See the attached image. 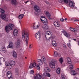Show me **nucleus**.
Segmentation results:
<instances>
[{
    "mask_svg": "<svg viewBox=\"0 0 79 79\" xmlns=\"http://www.w3.org/2000/svg\"><path fill=\"white\" fill-rule=\"evenodd\" d=\"M22 37L23 40L25 41L26 45H27L29 40V34L25 30H24L22 32Z\"/></svg>",
    "mask_w": 79,
    "mask_h": 79,
    "instance_id": "1",
    "label": "nucleus"
},
{
    "mask_svg": "<svg viewBox=\"0 0 79 79\" xmlns=\"http://www.w3.org/2000/svg\"><path fill=\"white\" fill-rule=\"evenodd\" d=\"M4 60V59L3 58H0V62H1V61H2Z\"/></svg>",
    "mask_w": 79,
    "mask_h": 79,
    "instance_id": "45",
    "label": "nucleus"
},
{
    "mask_svg": "<svg viewBox=\"0 0 79 79\" xmlns=\"http://www.w3.org/2000/svg\"><path fill=\"white\" fill-rule=\"evenodd\" d=\"M60 20L61 21L63 22L64 21V19H63V18H61L60 19Z\"/></svg>",
    "mask_w": 79,
    "mask_h": 79,
    "instance_id": "48",
    "label": "nucleus"
},
{
    "mask_svg": "<svg viewBox=\"0 0 79 79\" xmlns=\"http://www.w3.org/2000/svg\"><path fill=\"white\" fill-rule=\"evenodd\" d=\"M69 68L70 69H73V65L71 64L69 65Z\"/></svg>",
    "mask_w": 79,
    "mask_h": 79,
    "instance_id": "37",
    "label": "nucleus"
},
{
    "mask_svg": "<svg viewBox=\"0 0 79 79\" xmlns=\"http://www.w3.org/2000/svg\"><path fill=\"white\" fill-rule=\"evenodd\" d=\"M35 37L37 40H40L41 37V35H40V31L38 32L35 35Z\"/></svg>",
    "mask_w": 79,
    "mask_h": 79,
    "instance_id": "5",
    "label": "nucleus"
},
{
    "mask_svg": "<svg viewBox=\"0 0 79 79\" xmlns=\"http://www.w3.org/2000/svg\"><path fill=\"white\" fill-rule=\"evenodd\" d=\"M15 72L16 74H18L19 69H18L17 68H16L15 69Z\"/></svg>",
    "mask_w": 79,
    "mask_h": 79,
    "instance_id": "35",
    "label": "nucleus"
},
{
    "mask_svg": "<svg viewBox=\"0 0 79 79\" xmlns=\"http://www.w3.org/2000/svg\"><path fill=\"white\" fill-rule=\"evenodd\" d=\"M52 45L53 46H56V41H53L52 43Z\"/></svg>",
    "mask_w": 79,
    "mask_h": 79,
    "instance_id": "36",
    "label": "nucleus"
},
{
    "mask_svg": "<svg viewBox=\"0 0 79 79\" xmlns=\"http://www.w3.org/2000/svg\"><path fill=\"white\" fill-rule=\"evenodd\" d=\"M73 39L74 40H75V41H76V39Z\"/></svg>",
    "mask_w": 79,
    "mask_h": 79,
    "instance_id": "55",
    "label": "nucleus"
},
{
    "mask_svg": "<svg viewBox=\"0 0 79 79\" xmlns=\"http://www.w3.org/2000/svg\"><path fill=\"white\" fill-rule=\"evenodd\" d=\"M14 46V44H13V43L12 42H10V43L8 47H7V48H13Z\"/></svg>",
    "mask_w": 79,
    "mask_h": 79,
    "instance_id": "14",
    "label": "nucleus"
},
{
    "mask_svg": "<svg viewBox=\"0 0 79 79\" xmlns=\"http://www.w3.org/2000/svg\"><path fill=\"white\" fill-rule=\"evenodd\" d=\"M21 38H18L16 43L17 48H19V47H20V44H21Z\"/></svg>",
    "mask_w": 79,
    "mask_h": 79,
    "instance_id": "8",
    "label": "nucleus"
},
{
    "mask_svg": "<svg viewBox=\"0 0 79 79\" xmlns=\"http://www.w3.org/2000/svg\"><path fill=\"white\" fill-rule=\"evenodd\" d=\"M32 65L33 66V67H35L36 66H37L36 65H37V64L36 63V62H34V63H33L32 64Z\"/></svg>",
    "mask_w": 79,
    "mask_h": 79,
    "instance_id": "38",
    "label": "nucleus"
},
{
    "mask_svg": "<svg viewBox=\"0 0 79 79\" xmlns=\"http://www.w3.org/2000/svg\"><path fill=\"white\" fill-rule=\"evenodd\" d=\"M7 65L8 66H11V64L10 62H7Z\"/></svg>",
    "mask_w": 79,
    "mask_h": 79,
    "instance_id": "44",
    "label": "nucleus"
},
{
    "mask_svg": "<svg viewBox=\"0 0 79 79\" xmlns=\"http://www.w3.org/2000/svg\"><path fill=\"white\" fill-rule=\"evenodd\" d=\"M17 1L16 0H11V3L13 4V5H16L17 3Z\"/></svg>",
    "mask_w": 79,
    "mask_h": 79,
    "instance_id": "23",
    "label": "nucleus"
},
{
    "mask_svg": "<svg viewBox=\"0 0 79 79\" xmlns=\"http://www.w3.org/2000/svg\"><path fill=\"white\" fill-rule=\"evenodd\" d=\"M64 47H65V48H66V45H64Z\"/></svg>",
    "mask_w": 79,
    "mask_h": 79,
    "instance_id": "53",
    "label": "nucleus"
},
{
    "mask_svg": "<svg viewBox=\"0 0 79 79\" xmlns=\"http://www.w3.org/2000/svg\"><path fill=\"white\" fill-rule=\"evenodd\" d=\"M18 34V30L16 29L14 31V35H15V36H17Z\"/></svg>",
    "mask_w": 79,
    "mask_h": 79,
    "instance_id": "26",
    "label": "nucleus"
},
{
    "mask_svg": "<svg viewBox=\"0 0 79 79\" xmlns=\"http://www.w3.org/2000/svg\"><path fill=\"white\" fill-rule=\"evenodd\" d=\"M39 27V25H38V23L34 24L33 27L34 29H37Z\"/></svg>",
    "mask_w": 79,
    "mask_h": 79,
    "instance_id": "16",
    "label": "nucleus"
},
{
    "mask_svg": "<svg viewBox=\"0 0 79 79\" xmlns=\"http://www.w3.org/2000/svg\"><path fill=\"white\" fill-rule=\"evenodd\" d=\"M46 76L50 77H51V75H50V74L49 73H47V75Z\"/></svg>",
    "mask_w": 79,
    "mask_h": 79,
    "instance_id": "42",
    "label": "nucleus"
},
{
    "mask_svg": "<svg viewBox=\"0 0 79 79\" xmlns=\"http://www.w3.org/2000/svg\"><path fill=\"white\" fill-rule=\"evenodd\" d=\"M71 40H69L67 43V45L69 48H71Z\"/></svg>",
    "mask_w": 79,
    "mask_h": 79,
    "instance_id": "25",
    "label": "nucleus"
},
{
    "mask_svg": "<svg viewBox=\"0 0 79 79\" xmlns=\"http://www.w3.org/2000/svg\"><path fill=\"white\" fill-rule=\"evenodd\" d=\"M67 61L68 63V64H71V60L69 57H67Z\"/></svg>",
    "mask_w": 79,
    "mask_h": 79,
    "instance_id": "19",
    "label": "nucleus"
},
{
    "mask_svg": "<svg viewBox=\"0 0 79 79\" xmlns=\"http://www.w3.org/2000/svg\"><path fill=\"white\" fill-rule=\"evenodd\" d=\"M56 60H53L52 61L50 64V67L51 68H55V64H56Z\"/></svg>",
    "mask_w": 79,
    "mask_h": 79,
    "instance_id": "7",
    "label": "nucleus"
},
{
    "mask_svg": "<svg viewBox=\"0 0 79 79\" xmlns=\"http://www.w3.org/2000/svg\"><path fill=\"white\" fill-rule=\"evenodd\" d=\"M40 19L41 21H42L44 24H48V21H47V19L45 18V16H41L40 18Z\"/></svg>",
    "mask_w": 79,
    "mask_h": 79,
    "instance_id": "4",
    "label": "nucleus"
},
{
    "mask_svg": "<svg viewBox=\"0 0 79 79\" xmlns=\"http://www.w3.org/2000/svg\"><path fill=\"white\" fill-rule=\"evenodd\" d=\"M0 65H1V63L0 62Z\"/></svg>",
    "mask_w": 79,
    "mask_h": 79,
    "instance_id": "58",
    "label": "nucleus"
},
{
    "mask_svg": "<svg viewBox=\"0 0 79 79\" xmlns=\"http://www.w3.org/2000/svg\"><path fill=\"white\" fill-rule=\"evenodd\" d=\"M69 6L71 7H74V3L73 2H70L69 4Z\"/></svg>",
    "mask_w": 79,
    "mask_h": 79,
    "instance_id": "30",
    "label": "nucleus"
},
{
    "mask_svg": "<svg viewBox=\"0 0 79 79\" xmlns=\"http://www.w3.org/2000/svg\"><path fill=\"white\" fill-rule=\"evenodd\" d=\"M10 28L8 27V26H6L5 27V30L7 32H9L10 31Z\"/></svg>",
    "mask_w": 79,
    "mask_h": 79,
    "instance_id": "29",
    "label": "nucleus"
},
{
    "mask_svg": "<svg viewBox=\"0 0 79 79\" xmlns=\"http://www.w3.org/2000/svg\"><path fill=\"white\" fill-rule=\"evenodd\" d=\"M23 17H24V14H20L19 16V19H22V18H23Z\"/></svg>",
    "mask_w": 79,
    "mask_h": 79,
    "instance_id": "31",
    "label": "nucleus"
},
{
    "mask_svg": "<svg viewBox=\"0 0 79 79\" xmlns=\"http://www.w3.org/2000/svg\"><path fill=\"white\" fill-rule=\"evenodd\" d=\"M44 13L46 15L47 17V18L49 19H52L50 18L51 17V15H50V14L48 13L47 11H45L44 12Z\"/></svg>",
    "mask_w": 79,
    "mask_h": 79,
    "instance_id": "13",
    "label": "nucleus"
},
{
    "mask_svg": "<svg viewBox=\"0 0 79 79\" xmlns=\"http://www.w3.org/2000/svg\"><path fill=\"white\" fill-rule=\"evenodd\" d=\"M52 33L50 31H47L46 35V38L48 40H49L52 37Z\"/></svg>",
    "mask_w": 79,
    "mask_h": 79,
    "instance_id": "3",
    "label": "nucleus"
},
{
    "mask_svg": "<svg viewBox=\"0 0 79 79\" xmlns=\"http://www.w3.org/2000/svg\"><path fill=\"white\" fill-rule=\"evenodd\" d=\"M63 2L65 3H66L67 4L68 3V0H63Z\"/></svg>",
    "mask_w": 79,
    "mask_h": 79,
    "instance_id": "41",
    "label": "nucleus"
},
{
    "mask_svg": "<svg viewBox=\"0 0 79 79\" xmlns=\"http://www.w3.org/2000/svg\"><path fill=\"white\" fill-rule=\"evenodd\" d=\"M27 2H29V1H27L26 2H25V3H27Z\"/></svg>",
    "mask_w": 79,
    "mask_h": 79,
    "instance_id": "52",
    "label": "nucleus"
},
{
    "mask_svg": "<svg viewBox=\"0 0 79 79\" xmlns=\"http://www.w3.org/2000/svg\"><path fill=\"white\" fill-rule=\"evenodd\" d=\"M58 56V53L56 51L54 52V57H57Z\"/></svg>",
    "mask_w": 79,
    "mask_h": 79,
    "instance_id": "34",
    "label": "nucleus"
},
{
    "mask_svg": "<svg viewBox=\"0 0 79 79\" xmlns=\"http://www.w3.org/2000/svg\"><path fill=\"white\" fill-rule=\"evenodd\" d=\"M47 24H44L42 26V28L44 29H47L48 28V27L47 25Z\"/></svg>",
    "mask_w": 79,
    "mask_h": 79,
    "instance_id": "21",
    "label": "nucleus"
},
{
    "mask_svg": "<svg viewBox=\"0 0 79 79\" xmlns=\"http://www.w3.org/2000/svg\"><path fill=\"white\" fill-rule=\"evenodd\" d=\"M76 79H78V78H77Z\"/></svg>",
    "mask_w": 79,
    "mask_h": 79,
    "instance_id": "60",
    "label": "nucleus"
},
{
    "mask_svg": "<svg viewBox=\"0 0 79 79\" xmlns=\"http://www.w3.org/2000/svg\"><path fill=\"white\" fill-rule=\"evenodd\" d=\"M70 30L74 32H77V30L74 28L71 27L70 28Z\"/></svg>",
    "mask_w": 79,
    "mask_h": 79,
    "instance_id": "24",
    "label": "nucleus"
},
{
    "mask_svg": "<svg viewBox=\"0 0 79 79\" xmlns=\"http://www.w3.org/2000/svg\"><path fill=\"white\" fill-rule=\"evenodd\" d=\"M63 2V0H59V3H62Z\"/></svg>",
    "mask_w": 79,
    "mask_h": 79,
    "instance_id": "46",
    "label": "nucleus"
},
{
    "mask_svg": "<svg viewBox=\"0 0 79 79\" xmlns=\"http://www.w3.org/2000/svg\"><path fill=\"white\" fill-rule=\"evenodd\" d=\"M7 26H8L10 30H12V29H13V27H14V25L10 23L8 24Z\"/></svg>",
    "mask_w": 79,
    "mask_h": 79,
    "instance_id": "15",
    "label": "nucleus"
},
{
    "mask_svg": "<svg viewBox=\"0 0 79 79\" xmlns=\"http://www.w3.org/2000/svg\"><path fill=\"white\" fill-rule=\"evenodd\" d=\"M60 72L61 70H60V68H58L56 70V73L57 74H60Z\"/></svg>",
    "mask_w": 79,
    "mask_h": 79,
    "instance_id": "28",
    "label": "nucleus"
},
{
    "mask_svg": "<svg viewBox=\"0 0 79 79\" xmlns=\"http://www.w3.org/2000/svg\"><path fill=\"white\" fill-rule=\"evenodd\" d=\"M64 35H65L66 37H68L69 38V39L72 37V35L69 34V33L67 32L66 31L64 32Z\"/></svg>",
    "mask_w": 79,
    "mask_h": 79,
    "instance_id": "12",
    "label": "nucleus"
},
{
    "mask_svg": "<svg viewBox=\"0 0 79 79\" xmlns=\"http://www.w3.org/2000/svg\"><path fill=\"white\" fill-rule=\"evenodd\" d=\"M10 63L11 66L12 65H15V62L11 60L10 61Z\"/></svg>",
    "mask_w": 79,
    "mask_h": 79,
    "instance_id": "33",
    "label": "nucleus"
},
{
    "mask_svg": "<svg viewBox=\"0 0 79 79\" xmlns=\"http://www.w3.org/2000/svg\"><path fill=\"white\" fill-rule=\"evenodd\" d=\"M54 24L56 27V28L57 29L58 27H60V23H59L57 21H55L54 22Z\"/></svg>",
    "mask_w": 79,
    "mask_h": 79,
    "instance_id": "11",
    "label": "nucleus"
},
{
    "mask_svg": "<svg viewBox=\"0 0 79 79\" xmlns=\"http://www.w3.org/2000/svg\"><path fill=\"white\" fill-rule=\"evenodd\" d=\"M0 12H1V13H5V10H3L2 8H0Z\"/></svg>",
    "mask_w": 79,
    "mask_h": 79,
    "instance_id": "39",
    "label": "nucleus"
},
{
    "mask_svg": "<svg viewBox=\"0 0 79 79\" xmlns=\"http://www.w3.org/2000/svg\"><path fill=\"white\" fill-rule=\"evenodd\" d=\"M67 20V18H65V21H66Z\"/></svg>",
    "mask_w": 79,
    "mask_h": 79,
    "instance_id": "54",
    "label": "nucleus"
},
{
    "mask_svg": "<svg viewBox=\"0 0 79 79\" xmlns=\"http://www.w3.org/2000/svg\"><path fill=\"white\" fill-rule=\"evenodd\" d=\"M7 1H10V0H6Z\"/></svg>",
    "mask_w": 79,
    "mask_h": 79,
    "instance_id": "57",
    "label": "nucleus"
},
{
    "mask_svg": "<svg viewBox=\"0 0 79 79\" xmlns=\"http://www.w3.org/2000/svg\"><path fill=\"white\" fill-rule=\"evenodd\" d=\"M70 73H71L72 75H73V76H76L77 73L76 72V71L74 70H72L70 72Z\"/></svg>",
    "mask_w": 79,
    "mask_h": 79,
    "instance_id": "18",
    "label": "nucleus"
},
{
    "mask_svg": "<svg viewBox=\"0 0 79 79\" xmlns=\"http://www.w3.org/2000/svg\"><path fill=\"white\" fill-rule=\"evenodd\" d=\"M2 50L4 53H7V51H6V48L5 47H2Z\"/></svg>",
    "mask_w": 79,
    "mask_h": 79,
    "instance_id": "27",
    "label": "nucleus"
},
{
    "mask_svg": "<svg viewBox=\"0 0 79 79\" xmlns=\"http://www.w3.org/2000/svg\"><path fill=\"white\" fill-rule=\"evenodd\" d=\"M1 18L2 19H5L6 18V15L5 14H2L1 15Z\"/></svg>",
    "mask_w": 79,
    "mask_h": 79,
    "instance_id": "22",
    "label": "nucleus"
},
{
    "mask_svg": "<svg viewBox=\"0 0 79 79\" xmlns=\"http://www.w3.org/2000/svg\"><path fill=\"white\" fill-rule=\"evenodd\" d=\"M42 79H47L46 78H43Z\"/></svg>",
    "mask_w": 79,
    "mask_h": 79,
    "instance_id": "56",
    "label": "nucleus"
},
{
    "mask_svg": "<svg viewBox=\"0 0 79 79\" xmlns=\"http://www.w3.org/2000/svg\"><path fill=\"white\" fill-rule=\"evenodd\" d=\"M13 56L14 58H17V53H16L15 51L13 52Z\"/></svg>",
    "mask_w": 79,
    "mask_h": 79,
    "instance_id": "20",
    "label": "nucleus"
},
{
    "mask_svg": "<svg viewBox=\"0 0 79 79\" xmlns=\"http://www.w3.org/2000/svg\"><path fill=\"white\" fill-rule=\"evenodd\" d=\"M42 76H43L42 74L39 73L36 75H35L34 79H40L42 77Z\"/></svg>",
    "mask_w": 79,
    "mask_h": 79,
    "instance_id": "6",
    "label": "nucleus"
},
{
    "mask_svg": "<svg viewBox=\"0 0 79 79\" xmlns=\"http://www.w3.org/2000/svg\"><path fill=\"white\" fill-rule=\"evenodd\" d=\"M8 77L9 79H13V77L12 76V73L10 71H8L7 73Z\"/></svg>",
    "mask_w": 79,
    "mask_h": 79,
    "instance_id": "10",
    "label": "nucleus"
},
{
    "mask_svg": "<svg viewBox=\"0 0 79 79\" xmlns=\"http://www.w3.org/2000/svg\"><path fill=\"white\" fill-rule=\"evenodd\" d=\"M61 79H65V77H62Z\"/></svg>",
    "mask_w": 79,
    "mask_h": 79,
    "instance_id": "50",
    "label": "nucleus"
},
{
    "mask_svg": "<svg viewBox=\"0 0 79 79\" xmlns=\"http://www.w3.org/2000/svg\"><path fill=\"white\" fill-rule=\"evenodd\" d=\"M77 71H79V68H77Z\"/></svg>",
    "mask_w": 79,
    "mask_h": 79,
    "instance_id": "51",
    "label": "nucleus"
},
{
    "mask_svg": "<svg viewBox=\"0 0 79 79\" xmlns=\"http://www.w3.org/2000/svg\"><path fill=\"white\" fill-rule=\"evenodd\" d=\"M31 74H34V70H32L31 71Z\"/></svg>",
    "mask_w": 79,
    "mask_h": 79,
    "instance_id": "47",
    "label": "nucleus"
},
{
    "mask_svg": "<svg viewBox=\"0 0 79 79\" xmlns=\"http://www.w3.org/2000/svg\"><path fill=\"white\" fill-rule=\"evenodd\" d=\"M44 71L46 73H49L50 71V69L48 67H46L45 68Z\"/></svg>",
    "mask_w": 79,
    "mask_h": 79,
    "instance_id": "17",
    "label": "nucleus"
},
{
    "mask_svg": "<svg viewBox=\"0 0 79 79\" xmlns=\"http://www.w3.org/2000/svg\"><path fill=\"white\" fill-rule=\"evenodd\" d=\"M46 72H45L44 73H43V76H44V77H46L47 76V73H46Z\"/></svg>",
    "mask_w": 79,
    "mask_h": 79,
    "instance_id": "43",
    "label": "nucleus"
},
{
    "mask_svg": "<svg viewBox=\"0 0 79 79\" xmlns=\"http://www.w3.org/2000/svg\"><path fill=\"white\" fill-rule=\"evenodd\" d=\"M25 58H27V57H25Z\"/></svg>",
    "mask_w": 79,
    "mask_h": 79,
    "instance_id": "59",
    "label": "nucleus"
},
{
    "mask_svg": "<svg viewBox=\"0 0 79 79\" xmlns=\"http://www.w3.org/2000/svg\"><path fill=\"white\" fill-rule=\"evenodd\" d=\"M32 45H31V44H30L29 45V48H32Z\"/></svg>",
    "mask_w": 79,
    "mask_h": 79,
    "instance_id": "49",
    "label": "nucleus"
},
{
    "mask_svg": "<svg viewBox=\"0 0 79 79\" xmlns=\"http://www.w3.org/2000/svg\"><path fill=\"white\" fill-rule=\"evenodd\" d=\"M34 10H35L36 12H37V13H39L41 11V10H40L39 7H38V6L37 5H35L34 6Z\"/></svg>",
    "mask_w": 79,
    "mask_h": 79,
    "instance_id": "9",
    "label": "nucleus"
},
{
    "mask_svg": "<svg viewBox=\"0 0 79 79\" xmlns=\"http://www.w3.org/2000/svg\"><path fill=\"white\" fill-rule=\"evenodd\" d=\"M59 61L60 64H62V63H63V58L61 57L59 59Z\"/></svg>",
    "mask_w": 79,
    "mask_h": 79,
    "instance_id": "32",
    "label": "nucleus"
},
{
    "mask_svg": "<svg viewBox=\"0 0 79 79\" xmlns=\"http://www.w3.org/2000/svg\"><path fill=\"white\" fill-rule=\"evenodd\" d=\"M45 58L44 57H41L40 59H37V61L38 63V64L36 66L37 69L39 71L40 70V66H42L43 64V62L45 63Z\"/></svg>",
    "mask_w": 79,
    "mask_h": 79,
    "instance_id": "2",
    "label": "nucleus"
},
{
    "mask_svg": "<svg viewBox=\"0 0 79 79\" xmlns=\"http://www.w3.org/2000/svg\"><path fill=\"white\" fill-rule=\"evenodd\" d=\"M34 68L33 65H32V64H31L29 67V69H31L32 68Z\"/></svg>",
    "mask_w": 79,
    "mask_h": 79,
    "instance_id": "40",
    "label": "nucleus"
}]
</instances>
